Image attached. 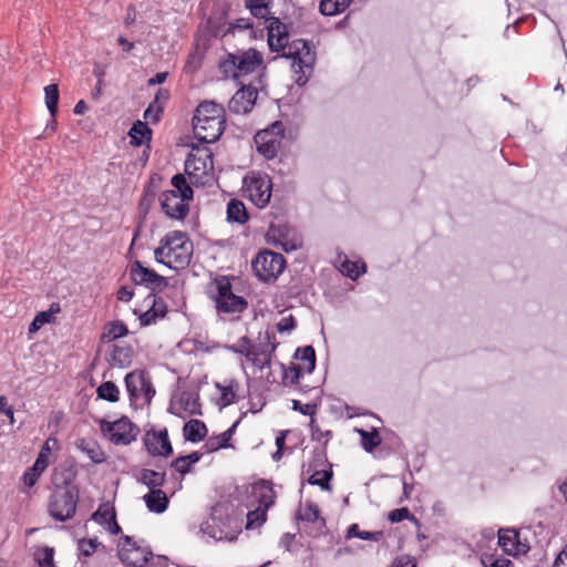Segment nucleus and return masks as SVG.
<instances>
[{
  "instance_id": "1",
  "label": "nucleus",
  "mask_w": 567,
  "mask_h": 567,
  "mask_svg": "<svg viewBox=\"0 0 567 567\" xmlns=\"http://www.w3.org/2000/svg\"><path fill=\"white\" fill-rule=\"evenodd\" d=\"M268 47L271 52H282L281 58L292 60V69L296 73L295 82L303 86L309 81L316 63V50L310 40L296 39L289 42V32L279 18L268 17Z\"/></svg>"
},
{
  "instance_id": "2",
  "label": "nucleus",
  "mask_w": 567,
  "mask_h": 567,
  "mask_svg": "<svg viewBox=\"0 0 567 567\" xmlns=\"http://www.w3.org/2000/svg\"><path fill=\"white\" fill-rule=\"evenodd\" d=\"M225 110L221 105L204 101L196 107L193 116V128L196 140L200 143H215L225 130Z\"/></svg>"
},
{
  "instance_id": "3",
  "label": "nucleus",
  "mask_w": 567,
  "mask_h": 567,
  "mask_svg": "<svg viewBox=\"0 0 567 567\" xmlns=\"http://www.w3.org/2000/svg\"><path fill=\"white\" fill-rule=\"evenodd\" d=\"M237 276L217 275L208 285V297L215 302L218 313H243L248 309V300L235 293L234 282L239 281Z\"/></svg>"
},
{
  "instance_id": "4",
  "label": "nucleus",
  "mask_w": 567,
  "mask_h": 567,
  "mask_svg": "<svg viewBox=\"0 0 567 567\" xmlns=\"http://www.w3.org/2000/svg\"><path fill=\"white\" fill-rule=\"evenodd\" d=\"M171 184L174 189L164 190L159 196L162 212L171 219L184 220L189 214L194 190L181 173L172 177Z\"/></svg>"
},
{
  "instance_id": "5",
  "label": "nucleus",
  "mask_w": 567,
  "mask_h": 567,
  "mask_svg": "<svg viewBox=\"0 0 567 567\" xmlns=\"http://www.w3.org/2000/svg\"><path fill=\"white\" fill-rule=\"evenodd\" d=\"M229 509L223 504L213 506L209 519L200 525L202 532L216 540H236L241 533L243 520Z\"/></svg>"
},
{
  "instance_id": "6",
  "label": "nucleus",
  "mask_w": 567,
  "mask_h": 567,
  "mask_svg": "<svg viewBox=\"0 0 567 567\" xmlns=\"http://www.w3.org/2000/svg\"><path fill=\"white\" fill-rule=\"evenodd\" d=\"M278 344L275 332L266 330L264 338L257 347L251 343L247 336H244L238 340L237 344H228L225 348L233 353L246 357L255 367L264 369L270 367L272 354Z\"/></svg>"
},
{
  "instance_id": "7",
  "label": "nucleus",
  "mask_w": 567,
  "mask_h": 567,
  "mask_svg": "<svg viewBox=\"0 0 567 567\" xmlns=\"http://www.w3.org/2000/svg\"><path fill=\"white\" fill-rule=\"evenodd\" d=\"M262 63V54L250 48L240 54L228 53L226 59L219 62V69L226 76L231 73L234 79H238L241 74L252 73Z\"/></svg>"
},
{
  "instance_id": "8",
  "label": "nucleus",
  "mask_w": 567,
  "mask_h": 567,
  "mask_svg": "<svg viewBox=\"0 0 567 567\" xmlns=\"http://www.w3.org/2000/svg\"><path fill=\"white\" fill-rule=\"evenodd\" d=\"M286 265L281 254L268 249L260 250L251 261L254 274L265 284L276 281L284 272Z\"/></svg>"
},
{
  "instance_id": "9",
  "label": "nucleus",
  "mask_w": 567,
  "mask_h": 567,
  "mask_svg": "<svg viewBox=\"0 0 567 567\" xmlns=\"http://www.w3.org/2000/svg\"><path fill=\"white\" fill-rule=\"evenodd\" d=\"M285 132L281 121H275L268 127L258 131L254 136L257 152L266 159H274L281 147Z\"/></svg>"
},
{
  "instance_id": "10",
  "label": "nucleus",
  "mask_w": 567,
  "mask_h": 567,
  "mask_svg": "<svg viewBox=\"0 0 567 567\" xmlns=\"http://www.w3.org/2000/svg\"><path fill=\"white\" fill-rule=\"evenodd\" d=\"M79 497V487L54 489L48 505L50 515L59 522L72 518L76 511Z\"/></svg>"
},
{
  "instance_id": "11",
  "label": "nucleus",
  "mask_w": 567,
  "mask_h": 567,
  "mask_svg": "<svg viewBox=\"0 0 567 567\" xmlns=\"http://www.w3.org/2000/svg\"><path fill=\"white\" fill-rule=\"evenodd\" d=\"M124 382L131 405H134L141 395L144 398V404L148 405L156 393L150 373L146 370H134L127 373Z\"/></svg>"
},
{
  "instance_id": "12",
  "label": "nucleus",
  "mask_w": 567,
  "mask_h": 567,
  "mask_svg": "<svg viewBox=\"0 0 567 567\" xmlns=\"http://www.w3.org/2000/svg\"><path fill=\"white\" fill-rule=\"evenodd\" d=\"M117 556L127 567H144L154 557L150 547H143L132 536H122Z\"/></svg>"
},
{
  "instance_id": "13",
  "label": "nucleus",
  "mask_w": 567,
  "mask_h": 567,
  "mask_svg": "<svg viewBox=\"0 0 567 567\" xmlns=\"http://www.w3.org/2000/svg\"><path fill=\"white\" fill-rule=\"evenodd\" d=\"M101 430L116 445H128L140 434V427L125 415L115 422L101 421Z\"/></svg>"
},
{
  "instance_id": "14",
  "label": "nucleus",
  "mask_w": 567,
  "mask_h": 567,
  "mask_svg": "<svg viewBox=\"0 0 567 567\" xmlns=\"http://www.w3.org/2000/svg\"><path fill=\"white\" fill-rule=\"evenodd\" d=\"M245 192L248 198L258 208H265L271 198L272 181L265 173H252L250 177H245Z\"/></svg>"
},
{
  "instance_id": "15",
  "label": "nucleus",
  "mask_w": 567,
  "mask_h": 567,
  "mask_svg": "<svg viewBox=\"0 0 567 567\" xmlns=\"http://www.w3.org/2000/svg\"><path fill=\"white\" fill-rule=\"evenodd\" d=\"M130 279L135 286H143L152 292H161L168 286V279L154 269L144 267L142 261L134 260L130 265Z\"/></svg>"
},
{
  "instance_id": "16",
  "label": "nucleus",
  "mask_w": 567,
  "mask_h": 567,
  "mask_svg": "<svg viewBox=\"0 0 567 567\" xmlns=\"http://www.w3.org/2000/svg\"><path fill=\"white\" fill-rule=\"evenodd\" d=\"M208 166L210 169H213L214 154L209 147L203 148L202 153L198 154L193 152L187 154L185 159V173L194 185H204V182L200 181V175L198 172H202V174L206 175V169Z\"/></svg>"
},
{
  "instance_id": "17",
  "label": "nucleus",
  "mask_w": 567,
  "mask_h": 567,
  "mask_svg": "<svg viewBox=\"0 0 567 567\" xmlns=\"http://www.w3.org/2000/svg\"><path fill=\"white\" fill-rule=\"evenodd\" d=\"M143 443L147 453L154 457H168L174 453L166 427L162 430H155L153 427L147 430L143 437Z\"/></svg>"
},
{
  "instance_id": "18",
  "label": "nucleus",
  "mask_w": 567,
  "mask_h": 567,
  "mask_svg": "<svg viewBox=\"0 0 567 567\" xmlns=\"http://www.w3.org/2000/svg\"><path fill=\"white\" fill-rule=\"evenodd\" d=\"M171 233H178L182 237L174 239L173 245L168 247V251H166V258H173L176 269H184L188 267L192 261L194 245L187 233L182 230H172Z\"/></svg>"
},
{
  "instance_id": "19",
  "label": "nucleus",
  "mask_w": 567,
  "mask_h": 567,
  "mask_svg": "<svg viewBox=\"0 0 567 567\" xmlns=\"http://www.w3.org/2000/svg\"><path fill=\"white\" fill-rule=\"evenodd\" d=\"M258 91L251 84L241 85L228 102V110L233 114H248L254 109Z\"/></svg>"
},
{
  "instance_id": "20",
  "label": "nucleus",
  "mask_w": 567,
  "mask_h": 567,
  "mask_svg": "<svg viewBox=\"0 0 567 567\" xmlns=\"http://www.w3.org/2000/svg\"><path fill=\"white\" fill-rule=\"evenodd\" d=\"M92 519L103 526L112 535L122 533L121 526L116 520L115 507L109 502L102 503L99 508L92 514Z\"/></svg>"
},
{
  "instance_id": "21",
  "label": "nucleus",
  "mask_w": 567,
  "mask_h": 567,
  "mask_svg": "<svg viewBox=\"0 0 567 567\" xmlns=\"http://www.w3.org/2000/svg\"><path fill=\"white\" fill-rule=\"evenodd\" d=\"M251 495L256 498L258 506L269 509L276 499V492L271 481L260 478L251 484Z\"/></svg>"
},
{
  "instance_id": "22",
  "label": "nucleus",
  "mask_w": 567,
  "mask_h": 567,
  "mask_svg": "<svg viewBox=\"0 0 567 567\" xmlns=\"http://www.w3.org/2000/svg\"><path fill=\"white\" fill-rule=\"evenodd\" d=\"M171 93L167 89H158L154 100L148 104L144 111V118L151 124H157L164 113V104L169 100Z\"/></svg>"
},
{
  "instance_id": "23",
  "label": "nucleus",
  "mask_w": 567,
  "mask_h": 567,
  "mask_svg": "<svg viewBox=\"0 0 567 567\" xmlns=\"http://www.w3.org/2000/svg\"><path fill=\"white\" fill-rule=\"evenodd\" d=\"M60 450V442L56 437L50 436L41 446L38 453V478L42 472L56 460V452Z\"/></svg>"
},
{
  "instance_id": "24",
  "label": "nucleus",
  "mask_w": 567,
  "mask_h": 567,
  "mask_svg": "<svg viewBox=\"0 0 567 567\" xmlns=\"http://www.w3.org/2000/svg\"><path fill=\"white\" fill-rule=\"evenodd\" d=\"M148 121H135L130 131L128 136L131 138L130 144L134 147H140L142 145H146L150 148V143L153 137V131L148 126Z\"/></svg>"
},
{
  "instance_id": "25",
  "label": "nucleus",
  "mask_w": 567,
  "mask_h": 567,
  "mask_svg": "<svg viewBox=\"0 0 567 567\" xmlns=\"http://www.w3.org/2000/svg\"><path fill=\"white\" fill-rule=\"evenodd\" d=\"M296 519L305 523L318 524L317 535H321L326 527V518L320 516L319 506L312 501H306L305 507L296 513Z\"/></svg>"
},
{
  "instance_id": "26",
  "label": "nucleus",
  "mask_w": 567,
  "mask_h": 567,
  "mask_svg": "<svg viewBox=\"0 0 567 567\" xmlns=\"http://www.w3.org/2000/svg\"><path fill=\"white\" fill-rule=\"evenodd\" d=\"M76 475L78 471L73 465H61L55 467L51 478L54 489L78 487V485L74 484Z\"/></svg>"
},
{
  "instance_id": "27",
  "label": "nucleus",
  "mask_w": 567,
  "mask_h": 567,
  "mask_svg": "<svg viewBox=\"0 0 567 567\" xmlns=\"http://www.w3.org/2000/svg\"><path fill=\"white\" fill-rule=\"evenodd\" d=\"M133 357L134 349L132 346L112 344L106 360L112 367L128 368L132 364Z\"/></svg>"
},
{
  "instance_id": "28",
  "label": "nucleus",
  "mask_w": 567,
  "mask_h": 567,
  "mask_svg": "<svg viewBox=\"0 0 567 567\" xmlns=\"http://www.w3.org/2000/svg\"><path fill=\"white\" fill-rule=\"evenodd\" d=\"M168 312L167 305L161 297H154L153 303L148 310L138 315L141 327L154 324L157 319H163Z\"/></svg>"
},
{
  "instance_id": "29",
  "label": "nucleus",
  "mask_w": 567,
  "mask_h": 567,
  "mask_svg": "<svg viewBox=\"0 0 567 567\" xmlns=\"http://www.w3.org/2000/svg\"><path fill=\"white\" fill-rule=\"evenodd\" d=\"M239 423H240V419L235 421L233 423V425L229 429H227L225 432H223L221 434L210 436L204 445V449L206 450V452L213 453V452H217L221 449L233 447V444H230V440H231Z\"/></svg>"
},
{
  "instance_id": "30",
  "label": "nucleus",
  "mask_w": 567,
  "mask_h": 567,
  "mask_svg": "<svg viewBox=\"0 0 567 567\" xmlns=\"http://www.w3.org/2000/svg\"><path fill=\"white\" fill-rule=\"evenodd\" d=\"M146 507L155 514L164 513L169 504V499L163 489H153L143 496Z\"/></svg>"
},
{
  "instance_id": "31",
  "label": "nucleus",
  "mask_w": 567,
  "mask_h": 567,
  "mask_svg": "<svg viewBox=\"0 0 567 567\" xmlns=\"http://www.w3.org/2000/svg\"><path fill=\"white\" fill-rule=\"evenodd\" d=\"M207 433L208 429L206 424L198 419H192L183 426L184 439L192 443L203 441L207 436Z\"/></svg>"
},
{
  "instance_id": "32",
  "label": "nucleus",
  "mask_w": 567,
  "mask_h": 567,
  "mask_svg": "<svg viewBox=\"0 0 567 567\" xmlns=\"http://www.w3.org/2000/svg\"><path fill=\"white\" fill-rule=\"evenodd\" d=\"M519 532L515 528H501L498 530V545L504 553L511 556L517 555Z\"/></svg>"
},
{
  "instance_id": "33",
  "label": "nucleus",
  "mask_w": 567,
  "mask_h": 567,
  "mask_svg": "<svg viewBox=\"0 0 567 567\" xmlns=\"http://www.w3.org/2000/svg\"><path fill=\"white\" fill-rule=\"evenodd\" d=\"M287 231L288 230L286 226L271 224L269 226L267 236L269 238L272 237L275 245L280 246V248L285 252H290L296 250L298 246L295 243L287 239Z\"/></svg>"
},
{
  "instance_id": "34",
  "label": "nucleus",
  "mask_w": 567,
  "mask_h": 567,
  "mask_svg": "<svg viewBox=\"0 0 567 567\" xmlns=\"http://www.w3.org/2000/svg\"><path fill=\"white\" fill-rule=\"evenodd\" d=\"M216 388L220 391V398L217 401L220 408H226L237 402L239 382L236 379L228 380L226 385L216 383Z\"/></svg>"
},
{
  "instance_id": "35",
  "label": "nucleus",
  "mask_w": 567,
  "mask_h": 567,
  "mask_svg": "<svg viewBox=\"0 0 567 567\" xmlns=\"http://www.w3.org/2000/svg\"><path fill=\"white\" fill-rule=\"evenodd\" d=\"M226 213L228 223H237L244 225L249 220V213L245 204L239 199H230L227 204Z\"/></svg>"
},
{
  "instance_id": "36",
  "label": "nucleus",
  "mask_w": 567,
  "mask_h": 567,
  "mask_svg": "<svg viewBox=\"0 0 567 567\" xmlns=\"http://www.w3.org/2000/svg\"><path fill=\"white\" fill-rule=\"evenodd\" d=\"M166 481V473L165 472H157L150 468H143L140 472V476L137 477V482L141 484L147 486L150 491L153 489H161L165 484Z\"/></svg>"
},
{
  "instance_id": "37",
  "label": "nucleus",
  "mask_w": 567,
  "mask_h": 567,
  "mask_svg": "<svg viewBox=\"0 0 567 567\" xmlns=\"http://www.w3.org/2000/svg\"><path fill=\"white\" fill-rule=\"evenodd\" d=\"M76 446L82 452L86 453L90 460L95 464H101L106 460L105 453L99 443L94 440L80 439L76 443Z\"/></svg>"
},
{
  "instance_id": "38",
  "label": "nucleus",
  "mask_w": 567,
  "mask_h": 567,
  "mask_svg": "<svg viewBox=\"0 0 567 567\" xmlns=\"http://www.w3.org/2000/svg\"><path fill=\"white\" fill-rule=\"evenodd\" d=\"M127 334L128 328L123 321H110L104 327V332L101 334V341L111 342L116 339L126 337Z\"/></svg>"
},
{
  "instance_id": "39",
  "label": "nucleus",
  "mask_w": 567,
  "mask_h": 567,
  "mask_svg": "<svg viewBox=\"0 0 567 567\" xmlns=\"http://www.w3.org/2000/svg\"><path fill=\"white\" fill-rule=\"evenodd\" d=\"M353 0H320L319 12L326 17H333L344 12Z\"/></svg>"
},
{
  "instance_id": "40",
  "label": "nucleus",
  "mask_w": 567,
  "mask_h": 567,
  "mask_svg": "<svg viewBox=\"0 0 567 567\" xmlns=\"http://www.w3.org/2000/svg\"><path fill=\"white\" fill-rule=\"evenodd\" d=\"M311 475L308 477V483L313 486H319L322 491L330 492L332 489L331 481L333 472L331 466L328 470H311Z\"/></svg>"
},
{
  "instance_id": "41",
  "label": "nucleus",
  "mask_w": 567,
  "mask_h": 567,
  "mask_svg": "<svg viewBox=\"0 0 567 567\" xmlns=\"http://www.w3.org/2000/svg\"><path fill=\"white\" fill-rule=\"evenodd\" d=\"M274 0H245V8L257 19H268Z\"/></svg>"
},
{
  "instance_id": "42",
  "label": "nucleus",
  "mask_w": 567,
  "mask_h": 567,
  "mask_svg": "<svg viewBox=\"0 0 567 567\" xmlns=\"http://www.w3.org/2000/svg\"><path fill=\"white\" fill-rule=\"evenodd\" d=\"M182 237V235H179L178 233H167L161 240H159V246L157 248H155L154 250V257H155V261L158 262V264H163L165 266H167L168 268H172V265L171 262L168 261H165L164 260V257H166V249L168 250V247H171L174 243V239L175 238H179Z\"/></svg>"
},
{
  "instance_id": "43",
  "label": "nucleus",
  "mask_w": 567,
  "mask_h": 567,
  "mask_svg": "<svg viewBox=\"0 0 567 567\" xmlns=\"http://www.w3.org/2000/svg\"><path fill=\"white\" fill-rule=\"evenodd\" d=\"M179 403L184 411L189 412L192 415H202L200 402L198 392H186L181 394Z\"/></svg>"
},
{
  "instance_id": "44",
  "label": "nucleus",
  "mask_w": 567,
  "mask_h": 567,
  "mask_svg": "<svg viewBox=\"0 0 567 567\" xmlns=\"http://www.w3.org/2000/svg\"><path fill=\"white\" fill-rule=\"evenodd\" d=\"M358 432L361 445L368 453H372L382 442L379 431L374 427L371 431L358 430Z\"/></svg>"
},
{
  "instance_id": "45",
  "label": "nucleus",
  "mask_w": 567,
  "mask_h": 567,
  "mask_svg": "<svg viewBox=\"0 0 567 567\" xmlns=\"http://www.w3.org/2000/svg\"><path fill=\"white\" fill-rule=\"evenodd\" d=\"M96 394L99 399L112 403H115L120 400V390L117 385L112 381L102 382L96 389Z\"/></svg>"
},
{
  "instance_id": "46",
  "label": "nucleus",
  "mask_w": 567,
  "mask_h": 567,
  "mask_svg": "<svg viewBox=\"0 0 567 567\" xmlns=\"http://www.w3.org/2000/svg\"><path fill=\"white\" fill-rule=\"evenodd\" d=\"M45 105L50 116L55 117L58 113V105L60 100L59 86L55 83L49 84L44 87Z\"/></svg>"
},
{
  "instance_id": "47",
  "label": "nucleus",
  "mask_w": 567,
  "mask_h": 567,
  "mask_svg": "<svg viewBox=\"0 0 567 567\" xmlns=\"http://www.w3.org/2000/svg\"><path fill=\"white\" fill-rule=\"evenodd\" d=\"M268 509L258 506L256 509L249 511L246 515V529H256L261 527L267 520Z\"/></svg>"
},
{
  "instance_id": "48",
  "label": "nucleus",
  "mask_w": 567,
  "mask_h": 567,
  "mask_svg": "<svg viewBox=\"0 0 567 567\" xmlns=\"http://www.w3.org/2000/svg\"><path fill=\"white\" fill-rule=\"evenodd\" d=\"M295 358L307 362L306 371L312 373L316 369V351L312 346L300 347L295 352Z\"/></svg>"
},
{
  "instance_id": "49",
  "label": "nucleus",
  "mask_w": 567,
  "mask_h": 567,
  "mask_svg": "<svg viewBox=\"0 0 567 567\" xmlns=\"http://www.w3.org/2000/svg\"><path fill=\"white\" fill-rule=\"evenodd\" d=\"M156 198V192L152 188V185L148 184L144 190L143 195L138 203V213L143 219L146 218L147 214L150 213L154 202Z\"/></svg>"
},
{
  "instance_id": "50",
  "label": "nucleus",
  "mask_w": 567,
  "mask_h": 567,
  "mask_svg": "<svg viewBox=\"0 0 567 567\" xmlns=\"http://www.w3.org/2000/svg\"><path fill=\"white\" fill-rule=\"evenodd\" d=\"M326 464H328L327 442H324L322 446L313 449L311 460L308 464L307 473H310L311 470H319Z\"/></svg>"
},
{
  "instance_id": "51",
  "label": "nucleus",
  "mask_w": 567,
  "mask_h": 567,
  "mask_svg": "<svg viewBox=\"0 0 567 567\" xmlns=\"http://www.w3.org/2000/svg\"><path fill=\"white\" fill-rule=\"evenodd\" d=\"M203 60L204 52L199 51L198 45H196L195 49L192 50L187 55V60L184 65V72L188 74L195 73L200 69Z\"/></svg>"
},
{
  "instance_id": "52",
  "label": "nucleus",
  "mask_w": 567,
  "mask_h": 567,
  "mask_svg": "<svg viewBox=\"0 0 567 567\" xmlns=\"http://www.w3.org/2000/svg\"><path fill=\"white\" fill-rule=\"evenodd\" d=\"M388 518L392 524L408 519L413 522L416 526H420V520L410 512L408 507H401L391 511L388 515Z\"/></svg>"
},
{
  "instance_id": "53",
  "label": "nucleus",
  "mask_w": 567,
  "mask_h": 567,
  "mask_svg": "<svg viewBox=\"0 0 567 567\" xmlns=\"http://www.w3.org/2000/svg\"><path fill=\"white\" fill-rule=\"evenodd\" d=\"M365 271H367L365 264H362L359 267L357 262L347 259L341 265V272L352 280L358 279L359 276L364 274Z\"/></svg>"
},
{
  "instance_id": "54",
  "label": "nucleus",
  "mask_w": 567,
  "mask_h": 567,
  "mask_svg": "<svg viewBox=\"0 0 567 567\" xmlns=\"http://www.w3.org/2000/svg\"><path fill=\"white\" fill-rule=\"evenodd\" d=\"M38 567H56L53 547H38Z\"/></svg>"
},
{
  "instance_id": "55",
  "label": "nucleus",
  "mask_w": 567,
  "mask_h": 567,
  "mask_svg": "<svg viewBox=\"0 0 567 567\" xmlns=\"http://www.w3.org/2000/svg\"><path fill=\"white\" fill-rule=\"evenodd\" d=\"M61 311L60 303L52 302L50 308L45 311H38V330L40 327L47 323H54L55 317L54 315Z\"/></svg>"
},
{
  "instance_id": "56",
  "label": "nucleus",
  "mask_w": 567,
  "mask_h": 567,
  "mask_svg": "<svg viewBox=\"0 0 567 567\" xmlns=\"http://www.w3.org/2000/svg\"><path fill=\"white\" fill-rule=\"evenodd\" d=\"M484 567H511L513 563L504 556L487 555L482 558Z\"/></svg>"
},
{
  "instance_id": "57",
  "label": "nucleus",
  "mask_w": 567,
  "mask_h": 567,
  "mask_svg": "<svg viewBox=\"0 0 567 567\" xmlns=\"http://www.w3.org/2000/svg\"><path fill=\"white\" fill-rule=\"evenodd\" d=\"M281 368L284 369V380L290 379V384H298L300 379L303 375V371L300 365L291 363L289 368L286 370L285 365L281 364Z\"/></svg>"
},
{
  "instance_id": "58",
  "label": "nucleus",
  "mask_w": 567,
  "mask_h": 567,
  "mask_svg": "<svg viewBox=\"0 0 567 567\" xmlns=\"http://www.w3.org/2000/svg\"><path fill=\"white\" fill-rule=\"evenodd\" d=\"M101 545L96 538H82L79 540V550L80 554L89 557L91 556L95 549Z\"/></svg>"
},
{
  "instance_id": "59",
  "label": "nucleus",
  "mask_w": 567,
  "mask_h": 567,
  "mask_svg": "<svg viewBox=\"0 0 567 567\" xmlns=\"http://www.w3.org/2000/svg\"><path fill=\"white\" fill-rule=\"evenodd\" d=\"M310 432H311V439L315 441H321V439H326L324 442L328 443V441L332 437V431L328 430L326 432L321 431L320 426L316 423L315 419L310 420Z\"/></svg>"
},
{
  "instance_id": "60",
  "label": "nucleus",
  "mask_w": 567,
  "mask_h": 567,
  "mask_svg": "<svg viewBox=\"0 0 567 567\" xmlns=\"http://www.w3.org/2000/svg\"><path fill=\"white\" fill-rule=\"evenodd\" d=\"M317 404L316 403H307L302 404L298 400H292V410L300 412L303 415H309L311 419H313V415L317 412Z\"/></svg>"
},
{
  "instance_id": "61",
  "label": "nucleus",
  "mask_w": 567,
  "mask_h": 567,
  "mask_svg": "<svg viewBox=\"0 0 567 567\" xmlns=\"http://www.w3.org/2000/svg\"><path fill=\"white\" fill-rule=\"evenodd\" d=\"M297 327V320L292 315H289L287 317H284L280 319V321L276 324V328L278 332H290Z\"/></svg>"
},
{
  "instance_id": "62",
  "label": "nucleus",
  "mask_w": 567,
  "mask_h": 567,
  "mask_svg": "<svg viewBox=\"0 0 567 567\" xmlns=\"http://www.w3.org/2000/svg\"><path fill=\"white\" fill-rule=\"evenodd\" d=\"M178 462V456L176 458H174L169 466L175 470L177 473H179L181 475H186L188 473L192 472V465L188 464L186 461L184 463H177Z\"/></svg>"
},
{
  "instance_id": "63",
  "label": "nucleus",
  "mask_w": 567,
  "mask_h": 567,
  "mask_svg": "<svg viewBox=\"0 0 567 567\" xmlns=\"http://www.w3.org/2000/svg\"><path fill=\"white\" fill-rule=\"evenodd\" d=\"M384 537L383 530H375V532H365L361 530L360 533V539L363 540H370V542H380Z\"/></svg>"
},
{
  "instance_id": "64",
  "label": "nucleus",
  "mask_w": 567,
  "mask_h": 567,
  "mask_svg": "<svg viewBox=\"0 0 567 567\" xmlns=\"http://www.w3.org/2000/svg\"><path fill=\"white\" fill-rule=\"evenodd\" d=\"M412 561V556L404 554L394 558L390 567H406Z\"/></svg>"
}]
</instances>
